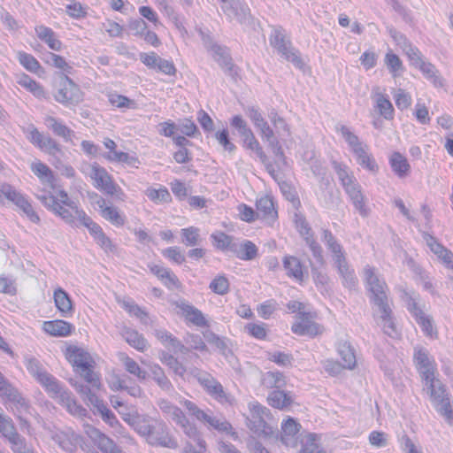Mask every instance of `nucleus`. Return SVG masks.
Here are the masks:
<instances>
[{"mask_svg": "<svg viewBox=\"0 0 453 453\" xmlns=\"http://www.w3.org/2000/svg\"><path fill=\"white\" fill-rule=\"evenodd\" d=\"M27 139L35 147L43 152L55 154L61 151V147L55 139L39 131L34 126L28 130Z\"/></svg>", "mask_w": 453, "mask_h": 453, "instance_id": "nucleus-12", "label": "nucleus"}, {"mask_svg": "<svg viewBox=\"0 0 453 453\" xmlns=\"http://www.w3.org/2000/svg\"><path fill=\"white\" fill-rule=\"evenodd\" d=\"M77 391L81 395H86L88 401L96 408L97 411L101 414L102 418L108 423L110 426H114L119 424L113 412L107 408L102 400H100L96 395L90 392V389L85 388L83 386H80Z\"/></svg>", "mask_w": 453, "mask_h": 453, "instance_id": "nucleus-16", "label": "nucleus"}, {"mask_svg": "<svg viewBox=\"0 0 453 453\" xmlns=\"http://www.w3.org/2000/svg\"><path fill=\"white\" fill-rule=\"evenodd\" d=\"M316 317V312H301L298 320L292 325V332L300 336L309 337H315L322 334L323 327L315 321Z\"/></svg>", "mask_w": 453, "mask_h": 453, "instance_id": "nucleus-9", "label": "nucleus"}, {"mask_svg": "<svg viewBox=\"0 0 453 453\" xmlns=\"http://www.w3.org/2000/svg\"><path fill=\"white\" fill-rule=\"evenodd\" d=\"M328 234L330 237L329 248L334 254V265L339 273L343 278H346L353 273V270H351L348 265L342 246L334 239L330 232H328Z\"/></svg>", "mask_w": 453, "mask_h": 453, "instance_id": "nucleus-25", "label": "nucleus"}, {"mask_svg": "<svg viewBox=\"0 0 453 453\" xmlns=\"http://www.w3.org/2000/svg\"><path fill=\"white\" fill-rule=\"evenodd\" d=\"M108 100L111 106L116 108H134V102L128 97L119 95L117 93H111L108 96Z\"/></svg>", "mask_w": 453, "mask_h": 453, "instance_id": "nucleus-62", "label": "nucleus"}, {"mask_svg": "<svg viewBox=\"0 0 453 453\" xmlns=\"http://www.w3.org/2000/svg\"><path fill=\"white\" fill-rule=\"evenodd\" d=\"M410 311L427 337L437 338L438 333L434 328L431 319L426 316L423 311L416 303L413 304Z\"/></svg>", "mask_w": 453, "mask_h": 453, "instance_id": "nucleus-33", "label": "nucleus"}, {"mask_svg": "<svg viewBox=\"0 0 453 453\" xmlns=\"http://www.w3.org/2000/svg\"><path fill=\"white\" fill-rule=\"evenodd\" d=\"M160 361L163 365L180 376H183L186 372V367L176 357L167 352H162Z\"/></svg>", "mask_w": 453, "mask_h": 453, "instance_id": "nucleus-48", "label": "nucleus"}, {"mask_svg": "<svg viewBox=\"0 0 453 453\" xmlns=\"http://www.w3.org/2000/svg\"><path fill=\"white\" fill-rule=\"evenodd\" d=\"M213 245L216 249L226 250L232 245V237L223 232H217L211 234Z\"/></svg>", "mask_w": 453, "mask_h": 453, "instance_id": "nucleus-64", "label": "nucleus"}, {"mask_svg": "<svg viewBox=\"0 0 453 453\" xmlns=\"http://www.w3.org/2000/svg\"><path fill=\"white\" fill-rule=\"evenodd\" d=\"M425 240L430 250L448 267L453 269V252L438 242L432 235H426Z\"/></svg>", "mask_w": 453, "mask_h": 453, "instance_id": "nucleus-24", "label": "nucleus"}, {"mask_svg": "<svg viewBox=\"0 0 453 453\" xmlns=\"http://www.w3.org/2000/svg\"><path fill=\"white\" fill-rule=\"evenodd\" d=\"M18 84L32 93L36 97H44L45 91L43 87L37 82L35 80L32 79L29 75L26 73H22L19 80Z\"/></svg>", "mask_w": 453, "mask_h": 453, "instance_id": "nucleus-41", "label": "nucleus"}, {"mask_svg": "<svg viewBox=\"0 0 453 453\" xmlns=\"http://www.w3.org/2000/svg\"><path fill=\"white\" fill-rule=\"evenodd\" d=\"M268 404L277 410H287L291 407L294 398L291 393L284 390H273L267 397Z\"/></svg>", "mask_w": 453, "mask_h": 453, "instance_id": "nucleus-32", "label": "nucleus"}, {"mask_svg": "<svg viewBox=\"0 0 453 453\" xmlns=\"http://www.w3.org/2000/svg\"><path fill=\"white\" fill-rule=\"evenodd\" d=\"M183 406L190 411V413L200 421H203L208 423L211 426L214 427L215 429H226L230 425L228 423L220 422L219 420L216 419L215 418H212L209 416L207 413H205L203 411L200 410L196 404L189 400H183L181 402Z\"/></svg>", "mask_w": 453, "mask_h": 453, "instance_id": "nucleus-27", "label": "nucleus"}, {"mask_svg": "<svg viewBox=\"0 0 453 453\" xmlns=\"http://www.w3.org/2000/svg\"><path fill=\"white\" fill-rule=\"evenodd\" d=\"M282 264L288 277L295 280L300 284L304 281L306 270L299 258L287 255L283 257Z\"/></svg>", "mask_w": 453, "mask_h": 453, "instance_id": "nucleus-20", "label": "nucleus"}, {"mask_svg": "<svg viewBox=\"0 0 453 453\" xmlns=\"http://www.w3.org/2000/svg\"><path fill=\"white\" fill-rule=\"evenodd\" d=\"M52 188H54L52 186ZM37 199L52 213L61 218L69 224L79 222L84 226L90 217L80 206L79 203L73 201L68 193L62 189L53 188L52 192L42 189V194L37 196Z\"/></svg>", "mask_w": 453, "mask_h": 453, "instance_id": "nucleus-1", "label": "nucleus"}, {"mask_svg": "<svg viewBox=\"0 0 453 453\" xmlns=\"http://www.w3.org/2000/svg\"><path fill=\"white\" fill-rule=\"evenodd\" d=\"M97 204L100 209V214L105 220L116 226H121L125 224L126 216L118 207L108 204L104 198L98 200Z\"/></svg>", "mask_w": 453, "mask_h": 453, "instance_id": "nucleus-23", "label": "nucleus"}, {"mask_svg": "<svg viewBox=\"0 0 453 453\" xmlns=\"http://www.w3.org/2000/svg\"><path fill=\"white\" fill-rule=\"evenodd\" d=\"M334 168L342 182V185L344 187L345 191L350 196L354 205L361 214L365 215L366 210L360 186L357 183L355 178L348 173L347 167L345 165H342L339 163H334Z\"/></svg>", "mask_w": 453, "mask_h": 453, "instance_id": "nucleus-7", "label": "nucleus"}, {"mask_svg": "<svg viewBox=\"0 0 453 453\" xmlns=\"http://www.w3.org/2000/svg\"><path fill=\"white\" fill-rule=\"evenodd\" d=\"M48 127L58 136L62 137L65 141H71L73 136V131L65 125L59 119L48 116L45 119Z\"/></svg>", "mask_w": 453, "mask_h": 453, "instance_id": "nucleus-39", "label": "nucleus"}, {"mask_svg": "<svg viewBox=\"0 0 453 453\" xmlns=\"http://www.w3.org/2000/svg\"><path fill=\"white\" fill-rule=\"evenodd\" d=\"M180 314L188 322L197 326H208L203 314L197 308L186 303H176Z\"/></svg>", "mask_w": 453, "mask_h": 453, "instance_id": "nucleus-31", "label": "nucleus"}, {"mask_svg": "<svg viewBox=\"0 0 453 453\" xmlns=\"http://www.w3.org/2000/svg\"><path fill=\"white\" fill-rule=\"evenodd\" d=\"M257 214L258 218L268 224L274 223L278 219V211L274 202L270 196H262L256 202Z\"/></svg>", "mask_w": 453, "mask_h": 453, "instance_id": "nucleus-19", "label": "nucleus"}, {"mask_svg": "<svg viewBox=\"0 0 453 453\" xmlns=\"http://www.w3.org/2000/svg\"><path fill=\"white\" fill-rule=\"evenodd\" d=\"M125 338L130 346L141 352H143L147 349V341L141 334L136 331H127L125 334Z\"/></svg>", "mask_w": 453, "mask_h": 453, "instance_id": "nucleus-52", "label": "nucleus"}, {"mask_svg": "<svg viewBox=\"0 0 453 453\" xmlns=\"http://www.w3.org/2000/svg\"><path fill=\"white\" fill-rule=\"evenodd\" d=\"M244 331L252 338L265 341L268 335V328L265 323L250 322L244 326Z\"/></svg>", "mask_w": 453, "mask_h": 453, "instance_id": "nucleus-47", "label": "nucleus"}, {"mask_svg": "<svg viewBox=\"0 0 453 453\" xmlns=\"http://www.w3.org/2000/svg\"><path fill=\"white\" fill-rule=\"evenodd\" d=\"M27 369L49 394H57L59 392L58 380L52 375L43 371L36 360H28Z\"/></svg>", "mask_w": 453, "mask_h": 453, "instance_id": "nucleus-11", "label": "nucleus"}, {"mask_svg": "<svg viewBox=\"0 0 453 453\" xmlns=\"http://www.w3.org/2000/svg\"><path fill=\"white\" fill-rule=\"evenodd\" d=\"M53 300L57 311L62 317L71 318L74 312L73 300L66 291L61 288H57L53 292Z\"/></svg>", "mask_w": 453, "mask_h": 453, "instance_id": "nucleus-22", "label": "nucleus"}, {"mask_svg": "<svg viewBox=\"0 0 453 453\" xmlns=\"http://www.w3.org/2000/svg\"><path fill=\"white\" fill-rule=\"evenodd\" d=\"M416 67H418L426 78L431 79L435 85L437 83L441 84V79L437 75V70L433 64L422 60Z\"/></svg>", "mask_w": 453, "mask_h": 453, "instance_id": "nucleus-63", "label": "nucleus"}, {"mask_svg": "<svg viewBox=\"0 0 453 453\" xmlns=\"http://www.w3.org/2000/svg\"><path fill=\"white\" fill-rule=\"evenodd\" d=\"M89 179L93 187L109 196L124 200L126 195L122 188L116 183L112 175L100 165L94 163L90 166Z\"/></svg>", "mask_w": 453, "mask_h": 453, "instance_id": "nucleus-5", "label": "nucleus"}, {"mask_svg": "<svg viewBox=\"0 0 453 453\" xmlns=\"http://www.w3.org/2000/svg\"><path fill=\"white\" fill-rule=\"evenodd\" d=\"M55 100L65 106L76 105L83 101L84 93L78 84L65 75L54 93Z\"/></svg>", "mask_w": 453, "mask_h": 453, "instance_id": "nucleus-8", "label": "nucleus"}, {"mask_svg": "<svg viewBox=\"0 0 453 453\" xmlns=\"http://www.w3.org/2000/svg\"><path fill=\"white\" fill-rule=\"evenodd\" d=\"M340 356L342 366L345 369L352 370L356 367L357 360L355 351L348 342H341L337 348Z\"/></svg>", "mask_w": 453, "mask_h": 453, "instance_id": "nucleus-37", "label": "nucleus"}, {"mask_svg": "<svg viewBox=\"0 0 453 453\" xmlns=\"http://www.w3.org/2000/svg\"><path fill=\"white\" fill-rule=\"evenodd\" d=\"M35 31L37 38L44 42L51 50L60 51L63 49V42L52 28L44 25H39L35 27Z\"/></svg>", "mask_w": 453, "mask_h": 453, "instance_id": "nucleus-28", "label": "nucleus"}, {"mask_svg": "<svg viewBox=\"0 0 453 453\" xmlns=\"http://www.w3.org/2000/svg\"><path fill=\"white\" fill-rule=\"evenodd\" d=\"M375 109L385 119L392 120L395 118V109L388 96L378 92L375 94Z\"/></svg>", "mask_w": 453, "mask_h": 453, "instance_id": "nucleus-35", "label": "nucleus"}, {"mask_svg": "<svg viewBox=\"0 0 453 453\" xmlns=\"http://www.w3.org/2000/svg\"><path fill=\"white\" fill-rule=\"evenodd\" d=\"M413 115L417 121L422 125H428L431 121L428 107L419 100L415 104Z\"/></svg>", "mask_w": 453, "mask_h": 453, "instance_id": "nucleus-59", "label": "nucleus"}, {"mask_svg": "<svg viewBox=\"0 0 453 453\" xmlns=\"http://www.w3.org/2000/svg\"><path fill=\"white\" fill-rule=\"evenodd\" d=\"M30 169L42 182H48L52 185L55 181L53 171L45 163L35 160L32 162Z\"/></svg>", "mask_w": 453, "mask_h": 453, "instance_id": "nucleus-40", "label": "nucleus"}, {"mask_svg": "<svg viewBox=\"0 0 453 453\" xmlns=\"http://www.w3.org/2000/svg\"><path fill=\"white\" fill-rule=\"evenodd\" d=\"M270 44L277 48L282 54H287L288 43L286 36L280 29H275L269 38Z\"/></svg>", "mask_w": 453, "mask_h": 453, "instance_id": "nucleus-58", "label": "nucleus"}, {"mask_svg": "<svg viewBox=\"0 0 453 453\" xmlns=\"http://www.w3.org/2000/svg\"><path fill=\"white\" fill-rule=\"evenodd\" d=\"M301 428L302 426L296 419L291 417L284 419L281 423V441L287 446L296 447Z\"/></svg>", "mask_w": 453, "mask_h": 453, "instance_id": "nucleus-17", "label": "nucleus"}, {"mask_svg": "<svg viewBox=\"0 0 453 453\" xmlns=\"http://www.w3.org/2000/svg\"><path fill=\"white\" fill-rule=\"evenodd\" d=\"M159 406L164 412L171 415L172 418L184 428L187 434H190V430H194V432H196V427L191 426L189 420L180 408L172 405L165 401L161 402Z\"/></svg>", "mask_w": 453, "mask_h": 453, "instance_id": "nucleus-29", "label": "nucleus"}, {"mask_svg": "<svg viewBox=\"0 0 453 453\" xmlns=\"http://www.w3.org/2000/svg\"><path fill=\"white\" fill-rule=\"evenodd\" d=\"M84 432L102 453H122L111 439L95 426L87 424L84 427Z\"/></svg>", "mask_w": 453, "mask_h": 453, "instance_id": "nucleus-13", "label": "nucleus"}, {"mask_svg": "<svg viewBox=\"0 0 453 453\" xmlns=\"http://www.w3.org/2000/svg\"><path fill=\"white\" fill-rule=\"evenodd\" d=\"M384 62L389 73L394 76H399L403 71V63L398 55L388 50L384 57Z\"/></svg>", "mask_w": 453, "mask_h": 453, "instance_id": "nucleus-45", "label": "nucleus"}, {"mask_svg": "<svg viewBox=\"0 0 453 453\" xmlns=\"http://www.w3.org/2000/svg\"><path fill=\"white\" fill-rule=\"evenodd\" d=\"M357 156L358 163L365 167V169L371 171V172H377L378 165L372 157V156L369 153H367L365 146H362L361 148H358L355 152Z\"/></svg>", "mask_w": 453, "mask_h": 453, "instance_id": "nucleus-51", "label": "nucleus"}, {"mask_svg": "<svg viewBox=\"0 0 453 453\" xmlns=\"http://www.w3.org/2000/svg\"><path fill=\"white\" fill-rule=\"evenodd\" d=\"M210 288L218 295H226L229 290L228 279L224 275L215 277L210 283Z\"/></svg>", "mask_w": 453, "mask_h": 453, "instance_id": "nucleus-60", "label": "nucleus"}, {"mask_svg": "<svg viewBox=\"0 0 453 453\" xmlns=\"http://www.w3.org/2000/svg\"><path fill=\"white\" fill-rule=\"evenodd\" d=\"M64 355L74 372H81L92 387L100 388V375L94 371L96 362L87 350L75 345H69L65 348Z\"/></svg>", "mask_w": 453, "mask_h": 453, "instance_id": "nucleus-2", "label": "nucleus"}, {"mask_svg": "<svg viewBox=\"0 0 453 453\" xmlns=\"http://www.w3.org/2000/svg\"><path fill=\"white\" fill-rule=\"evenodd\" d=\"M395 106L400 111L407 110L412 104L411 95L403 88H399L393 96Z\"/></svg>", "mask_w": 453, "mask_h": 453, "instance_id": "nucleus-56", "label": "nucleus"}, {"mask_svg": "<svg viewBox=\"0 0 453 453\" xmlns=\"http://www.w3.org/2000/svg\"><path fill=\"white\" fill-rule=\"evenodd\" d=\"M48 58H49L45 60L48 65L59 70L63 73H72L73 66L65 57L54 52H50Z\"/></svg>", "mask_w": 453, "mask_h": 453, "instance_id": "nucleus-43", "label": "nucleus"}, {"mask_svg": "<svg viewBox=\"0 0 453 453\" xmlns=\"http://www.w3.org/2000/svg\"><path fill=\"white\" fill-rule=\"evenodd\" d=\"M4 200L19 207L31 221L35 223L40 221V217L35 212L26 196L7 182H4L0 185V204H4Z\"/></svg>", "mask_w": 453, "mask_h": 453, "instance_id": "nucleus-6", "label": "nucleus"}, {"mask_svg": "<svg viewBox=\"0 0 453 453\" xmlns=\"http://www.w3.org/2000/svg\"><path fill=\"white\" fill-rule=\"evenodd\" d=\"M365 277L367 289L371 294V300L378 305L384 313L388 323V327L395 330L393 322L390 319L391 310L388 303V286L384 280H380L372 267L365 268Z\"/></svg>", "mask_w": 453, "mask_h": 453, "instance_id": "nucleus-4", "label": "nucleus"}, {"mask_svg": "<svg viewBox=\"0 0 453 453\" xmlns=\"http://www.w3.org/2000/svg\"><path fill=\"white\" fill-rule=\"evenodd\" d=\"M52 397L58 398L60 404L65 406L68 412L73 416L84 417L87 414V411L72 396L71 393L67 391H61L57 394H51Z\"/></svg>", "mask_w": 453, "mask_h": 453, "instance_id": "nucleus-30", "label": "nucleus"}, {"mask_svg": "<svg viewBox=\"0 0 453 453\" xmlns=\"http://www.w3.org/2000/svg\"><path fill=\"white\" fill-rule=\"evenodd\" d=\"M104 145L109 150L105 156L108 161L122 163L133 167H138L140 165L139 158L135 154L129 155L127 152L118 151L117 144L113 140L105 138Z\"/></svg>", "mask_w": 453, "mask_h": 453, "instance_id": "nucleus-15", "label": "nucleus"}, {"mask_svg": "<svg viewBox=\"0 0 453 453\" xmlns=\"http://www.w3.org/2000/svg\"><path fill=\"white\" fill-rule=\"evenodd\" d=\"M180 235L186 246H196L200 241V230L193 226L182 228Z\"/></svg>", "mask_w": 453, "mask_h": 453, "instance_id": "nucleus-53", "label": "nucleus"}, {"mask_svg": "<svg viewBox=\"0 0 453 453\" xmlns=\"http://www.w3.org/2000/svg\"><path fill=\"white\" fill-rule=\"evenodd\" d=\"M129 27L131 30L134 31V35L142 38L147 44L154 48H157L161 45L158 35L154 31L148 29V25L143 19H132L129 23Z\"/></svg>", "mask_w": 453, "mask_h": 453, "instance_id": "nucleus-18", "label": "nucleus"}, {"mask_svg": "<svg viewBox=\"0 0 453 453\" xmlns=\"http://www.w3.org/2000/svg\"><path fill=\"white\" fill-rule=\"evenodd\" d=\"M162 255L173 264L181 265L186 261L184 252L178 246H171L163 250Z\"/></svg>", "mask_w": 453, "mask_h": 453, "instance_id": "nucleus-54", "label": "nucleus"}, {"mask_svg": "<svg viewBox=\"0 0 453 453\" xmlns=\"http://www.w3.org/2000/svg\"><path fill=\"white\" fill-rule=\"evenodd\" d=\"M259 130V134L261 135V138L264 141H266L269 142L270 147L273 149V152L275 154L282 155L281 148L279 146V142L274 138V132L273 128L269 126V124L265 121L263 122V124H260L259 127H257Z\"/></svg>", "mask_w": 453, "mask_h": 453, "instance_id": "nucleus-44", "label": "nucleus"}, {"mask_svg": "<svg viewBox=\"0 0 453 453\" xmlns=\"http://www.w3.org/2000/svg\"><path fill=\"white\" fill-rule=\"evenodd\" d=\"M88 6L73 0L65 6L66 14L73 19H85L88 16Z\"/></svg>", "mask_w": 453, "mask_h": 453, "instance_id": "nucleus-50", "label": "nucleus"}, {"mask_svg": "<svg viewBox=\"0 0 453 453\" xmlns=\"http://www.w3.org/2000/svg\"><path fill=\"white\" fill-rule=\"evenodd\" d=\"M0 433L3 436L8 438L14 453H34L32 450L26 449L25 440L17 433L12 418L4 416L2 413H0Z\"/></svg>", "mask_w": 453, "mask_h": 453, "instance_id": "nucleus-10", "label": "nucleus"}, {"mask_svg": "<svg viewBox=\"0 0 453 453\" xmlns=\"http://www.w3.org/2000/svg\"><path fill=\"white\" fill-rule=\"evenodd\" d=\"M84 226L88 230L96 242L105 251H113L115 249L111 240L105 234L99 224L91 218L85 223Z\"/></svg>", "mask_w": 453, "mask_h": 453, "instance_id": "nucleus-26", "label": "nucleus"}, {"mask_svg": "<svg viewBox=\"0 0 453 453\" xmlns=\"http://www.w3.org/2000/svg\"><path fill=\"white\" fill-rule=\"evenodd\" d=\"M122 361L125 366V369L131 374L137 377L139 380H145L146 379V372L142 370L139 364L131 358L130 357L125 355L122 357Z\"/></svg>", "mask_w": 453, "mask_h": 453, "instance_id": "nucleus-55", "label": "nucleus"}, {"mask_svg": "<svg viewBox=\"0 0 453 453\" xmlns=\"http://www.w3.org/2000/svg\"><path fill=\"white\" fill-rule=\"evenodd\" d=\"M42 330L53 337H67L73 334L75 330L74 326L63 319H53L44 321Z\"/></svg>", "mask_w": 453, "mask_h": 453, "instance_id": "nucleus-21", "label": "nucleus"}, {"mask_svg": "<svg viewBox=\"0 0 453 453\" xmlns=\"http://www.w3.org/2000/svg\"><path fill=\"white\" fill-rule=\"evenodd\" d=\"M18 59L19 64L30 73H38L43 71L40 62L32 54L20 51L18 53Z\"/></svg>", "mask_w": 453, "mask_h": 453, "instance_id": "nucleus-46", "label": "nucleus"}, {"mask_svg": "<svg viewBox=\"0 0 453 453\" xmlns=\"http://www.w3.org/2000/svg\"><path fill=\"white\" fill-rule=\"evenodd\" d=\"M242 135L243 148L256 153L262 161H265L266 155L252 130L246 129L242 132Z\"/></svg>", "mask_w": 453, "mask_h": 453, "instance_id": "nucleus-34", "label": "nucleus"}, {"mask_svg": "<svg viewBox=\"0 0 453 453\" xmlns=\"http://www.w3.org/2000/svg\"><path fill=\"white\" fill-rule=\"evenodd\" d=\"M148 198L154 203H169L172 202V196L168 189L160 186L158 188H148L145 191Z\"/></svg>", "mask_w": 453, "mask_h": 453, "instance_id": "nucleus-42", "label": "nucleus"}, {"mask_svg": "<svg viewBox=\"0 0 453 453\" xmlns=\"http://www.w3.org/2000/svg\"><path fill=\"white\" fill-rule=\"evenodd\" d=\"M257 255V246L252 242L246 241L241 245L237 257L242 260H251L254 259Z\"/></svg>", "mask_w": 453, "mask_h": 453, "instance_id": "nucleus-61", "label": "nucleus"}, {"mask_svg": "<svg viewBox=\"0 0 453 453\" xmlns=\"http://www.w3.org/2000/svg\"><path fill=\"white\" fill-rule=\"evenodd\" d=\"M111 403L114 409L118 410L119 413L122 416V418L129 425L134 427V429L141 434L146 435L150 434V426L142 420L141 417L136 413L126 412L127 409L124 404L116 397L111 398Z\"/></svg>", "mask_w": 453, "mask_h": 453, "instance_id": "nucleus-14", "label": "nucleus"}, {"mask_svg": "<svg viewBox=\"0 0 453 453\" xmlns=\"http://www.w3.org/2000/svg\"><path fill=\"white\" fill-rule=\"evenodd\" d=\"M262 384L267 388H281L286 385V380L281 372H268L263 375Z\"/></svg>", "mask_w": 453, "mask_h": 453, "instance_id": "nucleus-49", "label": "nucleus"}, {"mask_svg": "<svg viewBox=\"0 0 453 453\" xmlns=\"http://www.w3.org/2000/svg\"><path fill=\"white\" fill-rule=\"evenodd\" d=\"M57 441L59 446L65 451L73 452L76 450L81 441V436L72 431L61 432L57 434Z\"/></svg>", "mask_w": 453, "mask_h": 453, "instance_id": "nucleus-38", "label": "nucleus"}, {"mask_svg": "<svg viewBox=\"0 0 453 453\" xmlns=\"http://www.w3.org/2000/svg\"><path fill=\"white\" fill-rule=\"evenodd\" d=\"M389 165L393 172L400 178L406 177L411 171L407 158L400 152H394L390 156Z\"/></svg>", "mask_w": 453, "mask_h": 453, "instance_id": "nucleus-36", "label": "nucleus"}, {"mask_svg": "<svg viewBox=\"0 0 453 453\" xmlns=\"http://www.w3.org/2000/svg\"><path fill=\"white\" fill-rule=\"evenodd\" d=\"M0 395L12 401H19V394L0 372Z\"/></svg>", "mask_w": 453, "mask_h": 453, "instance_id": "nucleus-57", "label": "nucleus"}, {"mask_svg": "<svg viewBox=\"0 0 453 453\" xmlns=\"http://www.w3.org/2000/svg\"><path fill=\"white\" fill-rule=\"evenodd\" d=\"M413 359L421 379L428 387L430 397L434 400L442 397L445 387L435 378L437 368L434 359L422 348L415 349Z\"/></svg>", "mask_w": 453, "mask_h": 453, "instance_id": "nucleus-3", "label": "nucleus"}]
</instances>
